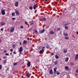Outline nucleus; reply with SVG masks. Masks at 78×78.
Wrapping results in <instances>:
<instances>
[{
  "label": "nucleus",
  "mask_w": 78,
  "mask_h": 78,
  "mask_svg": "<svg viewBox=\"0 0 78 78\" xmlns=\"http://www.w3.org/2000/svg\"><path fill=\"white\" fill-rule=\"evenodd\" d=\"M42 50H40L39 51L41 53H43L44 52V48H45V47H43L42 48Z\"/></svg>",
  "instance_id": "1"
},
{
  "label": "nucleus",
  "mask_w": 78,
  "mask_h": 78,
  "mask_svg": "<svg viewBox=\"0 0 78 78\" xmlns=\"http://www.w3.org/2000/svg\"><path fill=\"white\" fill-rule=\"evenodd\" d=\"M19 51H20V54H22V52L23 51V48L22 47H21L20 48Z\"/></svg>",
  "instance_id": "2"
},
{
  "label": "nucleus",
  "mask_w": 78,
  "mask_h": 78,
  "mask_svg": "<svg viewBox=\"0 0 78 78\" xmlns=\"http://www.w3.org/2000/svg\"><path fill=\"white\" fill-rule=\"evenodd\" d=\"M1 12L2 15H5V10L2 9L1 10Z\"/></svg>",
  "instance_id": "3"
},
{
  "label": "nucleus",
  "mask_w": 78,
  "mask_h": 78,
  "mask_svg": "<svg viewBox=\"0 0 78 78\" xmlns=\"http://www.w3.org/2000/svg\"><path fill=\"white\" fill-rule=\"evenodd\" d=\"M45 31V29L42 30H40L39 31V33H40V34H42V33H44V32Z\"/></svg>",
  "instance_id": "4"
},
{
  "label": "nucleus",
  "mask_w": 78,
  "mask_h": 78,
  "mask_svg": "<svg viewBox=\"0 0 78 78\" xmlns=\"http://www.w3.org/2000/svg\"><path fill=\"white\" fill-rule=\"evenodd\" d=\"M14 30V27H12L10 30V31L11 33H12L13 31Z\"/></svg>",
  "instance_id": "5"
},
{
  "label": "nucleus",
  "mask_w": 78,
  "mask_h": 78,
  "mask_svg": "<svg viewBox=\"0 0 78 78\" xmlns=\"http://www.w3.org/2000/svg\"><path fill=\"white\" fill-rule=\"evenodd\" d=\"M15 13H16V15H18V16H19V15H20V13L18 11H15Z\"/></svg>",
  "instance_id": "6"
},
{
  "label": "nucleus",
  "mask_w": 78,
  "mask_h": 78,
  "mask_svg": "<svg viewBox=\"0 0 78 78\" xmlns=\"http://www.w3.org/2000/svg\"><path fill=\"white\" fill-rule=\"evenodd\" d=\"M30 66H31V63L30 62H29L27 63V67H30Z\"/></svg>",
  "instance_id": "7"
},
{
  "label": "nucleus",
  "mask_w": 78,
  "mask_h": 78,
  "mask_svg": "<svg viewBox=\"0 0 78 78\" xmlns=\"http://www.w3.org/2000/svg\"><path fill=\"white\" fill-rule=\"evenodd\" d=\"M75 60H77L78 59V54H77L75 57Z\"/></svg>",
  "instance_id": "8"
},
{
  "label": "nucleus",
  "mask_w": 78,
  "mask_h": 78,
  "mask_svg": "<svg viewBox=\"0 0 78 78\" xmlns=\"http://www.w3.org/2000/svg\"><path fill=\"white\" fill-rule=\"evenodd\" d=\"M18 5H19V2H17L15 3V5L16 7H17L18 6Z\"/></svg>",
  "instance_id": "9"
},
{
  "label": "nucleus",
  "mask_w": 78,
  "mask_h": 78,
  "mask_svg": "<svg viewBox=\"0 0 78 78\" xmlns=\"http://www.w3.org/2000/svg\"><path fill=\"white\" fill-rule=\"evenodd\" d=\"M53 71L51 69H50L49 70V73L50 74H51V75H52V74H53Z\"/></svg>",
  "instance_id": "10"
},
{
  "label": "nucleus",
  "mask_w": 78,
  "mask_h": 78,
  "mask_svg": "<svg viewBox=\"0 0 78 78\" xmlns=\"http://www.w3.org/2000/svg\"><path fill=\"white\" fill-rule=\"evenodd\" d=\"M50 45H49L47 44L46 46V48H47L48 49H49V48H50Z\"/></svg>",
  "instance_id": "11"
},
{
  "label": "nucleus",
  "mask_w": 78,
  "mask_h": 78,
  "mask_svg": "<svg viewBox=\"0 0 78 78\" xmlns=\"http://www.w3.org/2000/svg\"><path fill=\"white\" fill-rule=\"evenodd\" d=\"M50 34H55V32L54 31H52L50 32Z\"/></svg>",
  "instance_id": "12"
},
{
  "label": "nucleus",
  "mask_w": 78,
  "mask_h": 78,
  "mask_svg": "<svg viewBox=\"0 0 78 78\" xmlns=\"http://www.w3.org/2000/svg\"><path fill=\"white\" fill-rule=\"evenodd\" d=\"M36 6H37V5H34L33 6V8L34 9H36Z\"/></svg>",
  "instance_id": "13"
},
{
  "label": "nucleus",
  "mask_w": 78,
  "mask_h": 78,
  "mask_svg": "<svg viewBox=\"0 0 78 78\" xmlns=\"http://www.w3.org/2000/svg\"><path fill=\"white\" fill-rule=\"evenodd\" d=\"M55 58L56 59H59V56H58L57 55H55Z\"/></svg>",
  "instance_id": "14"
},
{
  "label": "nucleus",
  "mask_w": 78,
  "mask_h": 78,
  "mask_svg": "<svg viewBox=\"0 0 78 78\" xmlns=\"http://www.w3.org/2000/svg\"><path fill=\"white\" fill-rule=\"evenodd\" d=\"M5 24V23L3 22H1V25H4Z\"/></svg>",
  "instance_id": "15"
},
{
  "label": "nucleus",
  "mask_w": 78,
  "mask_h": 78,
  "mask_svg": "<svg viewBox=\"0 0 78 78\" xmlns=\"http://www.w3.org/2000/svg\"><path fill=\"white\" fill-rule=\"evenodd\" d=\"M63 52L64 53H66L67 52V50L65 49L63 51Z\"/></svg>",
  "instance_id": "16"
},
{
  "label": "nucleus",
  "mask_w": 78,
  "mask_h": 78,
  "mask_svg": "<svg viewBox=\"0 0 78 78\" xmlns=\"http://www.w3.org/2000/svg\"><path fill=\"white\" fill-rule=\"evenodd\" d=\"M29 75H30V73H27L26 74V76L27 77H28V78H29L30 77V76H29Z\"/></svg>",
  "instance_id": "17"
},
{
  "label": "nucleus",
  "mask_w": 78,
  "mask_h": 78,
  "mask_svg": "<svg viewBox=\"0 0 78 78\" xmlns=\"http://www.w3.org/2000/svg\"><path fill=\"white\" fill-rule=\"evenodd\" d=\"M69 61V58L67 57L65 59V62H67Z\"/></svg>",
  "instance_id": "18"
},
{
  "label": "nucleus",
  "mask_w": 78,
  "mask_h": 78,
  "mask_svg": "<svg viewBox=\"0 0 78 78\" xmlns=\"http://www.w3.org/2000/svg\"><path fill=\"white\" fill-rule=\"evenodd\" d=\"M64 36H68V34H67L66 33H64Z\"/></svg>",
  "instance_id": "19"
},
{
  "label": "nucleus",
  "mask_w": 78,
  "mask_h": 78,
  "mask_svg": "<svg viewBox=\"0 0 78 78\" xmlns=\"http://www.w3.org/2000/svg\"><path fill=\"white\" fill-rule=\"evenodd\" d=\"M54 73H55L56 72V68H55L54 69Z\"/></svg>",
  "instance_id": "20"
},
{
  "label": "nucleus",
  "mask_w": 78,
  "mask_h": 78,
  "mask_svg": "<svg viewBox=\"0 0 78 78\" xmlns=\"http://www.w3.org/2000/svg\"><path fill=\"white\" fill-rule=\"evenodd\" d=\"M27 41H23V44H27Z\"/></svg>",
  "instance_id": "21"
},
{
  "label": "nucleus",
  "mask_w": 78,
  "mask_h": 78,
  "mask_svg": "<svg viewBox=\"0 0 78 78\" xmlns=\"http://www.w3.org/2000/svg\"><path fill=\"white\" fill-rule=\"evenodd\" d=\"M54 64L55 65H57V64H58V61H55L54 62Z\"/></svg>",
  "instance_id": "22"
},
{
  "label": "nucleus",
  "mask_w": 78,
  "mask_h": 78,
  "mask_svg": "<svg viewBox=\"0 0 78 78\" xmlns=\"http://www.w3.org/2000/svg\"><path fill=\"white\" fill-rule=\"evenodd\" d=\"M65 28L66 30H68L69 29V27H67V26H65Z\"/></svg>",
  "instance_id": "23"
},
{
  "label": "nucleus",
  "mask_w": 78,
  "mask_h": 78,
  "mask_svg": "<svg viewBox=\"0 0 78 78\" xmlns=\"http://www.w3.org/2000/svg\"><path fill=\"white\" fill-rule=\"evenodd\" d=\"M65 68L66 70H68L69 69V67L68 66H66Z\"/></svg>",
  "instance_id": "24"
},
{
  "label": "nucleus",
  "mask_w": 78,
  "mask_h": 78,
  "mask_svg": "<svg viewBox=\"0 0 78 78\" xmlns=\"http://www.w3.org/2000/svg\"><path fill=\"white\" fill-rule=\"evenodd\" d=\"M70 65H71V66H73L74 65V63L72 62H71L70 63Z\"/></svg>",
  "instance_id": "25"
},
{
  "label": "nucleus",
  "mask_w": 78,
  "mask_h": 78,
  "mask_svg": "<svg viewBox=\"0 0 78 78\" xmlns=\"http://www.w3.org/2000/svg\"><path fill=\"white\" fill-rule=\"evenodd\" d=\"M65 39H66V40H69V38L68 37H65Z\"/></svg>",
  "instance_id": "26"
},
{
  "label": "nucleus",
  "mask_w": 78,
  "mask_h": 78,
  "mask_svg": "<svg viewBox=\"0 0 78 78\" xmlns=\"http://www.w3.org/2000/svg\"><path fill=\"white\" fill-rule=\"evenodd\" d=\"M7 60L6 59H5V60L4 61V64H5V63H6V61Z\"/></svg>",
  "instance_id": "27"
},
{
  "label": "nucleus",
  "mask_w": 78,
  "mask_h": 78,
  "mask_svg": "<svg viewBox=\"0 0 78 78\" xmlns=\"http://www.w3.org/2000/svg\"><path fill=\"white\" fill-rule=\"evenodd\" d=\"M29 9H33V7L30 6V7H29Z\"/></svg>",
  "instance_id": "28"
},
{
  "label": "nucleus",
  "mask_w": 78,
  "mask_h": 78,
  "mask_svg": "<svg viewBox=\"0 0 78 78\" xmlns=\"http://www.w3.org/2000/svg\"><path fill=\"white\" fill-rule=\"evenodd\" d=\"M7 52V51H6V50H5L4 51V53H6Z\"/></svg>",
  "instance_id": "29"
},
{
  "label": "nucleus",
  "mask_w": 78,
  "mask_h": 78,
  "mask_svg": "<svg viewBox=\"0 0 78 78\" xmlns=\"http://www.w3.org/2000/svg\"><path fill=\"white\" fill-rule=\"evenodd\" d=\"M43 21H46V18H44L43 19Z\"/></svg>",
  "instance_id": "30"
},
{
  "label": "nucleus",
  "mask_w": 78,
  "mask_h": 78,
  "mask_svg": "<svg viewBox=\"0 0 78 78\" xmlns=\"http://www.w3.org/2000/svg\"><path fill=\"white\" fill-rule=\"evenodd\" d=\"M20 28H21V29H23V27L21 26L20 27Z\"/></svg>",
  "instance_id": "31"
},
{
  "label": "nucleus",
  "mask_w": 78,
  "mask_h": 78,
  "mask_svg": "<svg viewBox=\"0 0 78 78\" xmlns=\"http://www.w3.org/2000/svg\"><path fill=\"white\" fill-rule=\"evenodd\" d=\"M12 16H15V13L14 12H12Z\"/></svg>",
  "instance_id": "32"
},
{
  "label": "nucleus",
  "mask_w": 78,
  "mask_h": 78,
  "mask_svg": "<svg viewBox=\"0 0 78 78\" xmlns=\"http://www.w3.org/2000/svg\"><path fill=\"white\" fill-rule=\"evenodd\" d=\"M7 57L6 56H4L3 57V59H6V58Z\"/></svg>",
  "instance_id": "33"
},
{
  "label": "nucleus",
  "mask_w": 78,
  "mask_h": 78,
  "mask_svg": "<svg viewBox=\"0 0 78 78\" xmlns=\"http://www.w3.org/2000/svg\"><path fill=\"white\" fill-rule=\"evenodd\" d=\"M56 73H57V74L58 75L59 74V72H58V71H57L56 72Z\"/></svg>",
  "instance_id": "34"
},
{
  "label": "nucleus",
  "mask_w": 78,
  "mask_h": 78,
  "mask_svg": "<svg viewBox=\"0 0 78 78\" xmlns=\"http://www.w3.org/2000/svg\"><path fill=\"white\" fill-rule=\"evenodd\" d=\"M2 66L1 65H0V70H1V69H2Z\"/></svg>",
  "instance_id": "35"
},
{
  "label": "nucleus",
  "mask_w": 78,
  "mask_h": 78,
  "mask_svg": "<svg viewBox=\"0 0 78 78\" xmlns=\"http://www.w3.org/2000/svg\"><path fill=\"white\" fill-rule=\"evenodd\" d=\"M54 53H53V52H51V55L52 56L53 55H54Z\"/></svg>",
  "instance_id": "36"
},
{
  "label": "nucleus",
  "mask_w": 78,
  "mask_h": 78,
  "mask_svg": "<svg viewBox=\"0 0 78 78\" xmlns=\"http://www.w3.org/2000/svg\"><path fill=\"white\" fill-rule=\"evenodd\" d=\"M14 66H16V65H17V63H14L13 64Z\"/></svg>",
  "instance_id": "37"
},
{
  "label": "nucleus",
  "mask_w": 78,
  "mask_h": 78,
  "mask_svg": "<svg viewBox=\"0 0 78 78\" xmlns=\"http://www.w3.org/2000/svg\"><path fill=\"white\" fill-rule=\"evenodd\" d=\"M25 24H26V25H27V24H28V22L26 21H25Z\"/></svg>",
  "instance_id": "38"
},
{
  "label": "nucleus",
  "mask_w": 78,
  "mask_h": 78,
  "mask_svg": "<svg viewBox=\"0 0 78 78\" xmlns=\"http://www.w3.org/2000/svg\"><path fill=\"white\" fill-rule=\"evenodd\" d=\"M13 48H15V47H16V45L15 44H13Z\"/></svg>",
  "instance_id": "39"
},
{
  "label": "nucleus",
  "mask_w": 78,
  "mask_h": 78,
  "mask_svg": "<svg viewBox=\"0 0 78 78\" xmlns=\"http://www.w3.org/2000/svg\"><path fill=\"white\" fill-rule=\"evenodd\" d=\"M5 55H6V56H8V55H9V54H8V53H6L5 54Z\"/></svg>",
  "instance_id": "40"
},
{
  "label": "nucleus",
  "mask_w": 78,
  "mask_h": 78,
  "mask_svg": "<svg viewBox=\"0 0 78 78\" xmlns=\"http://www.w3.org/2000/svg\"><path fill=\"white\" fill-rule=\"evenodd\" d=\"M10 51H11V52H12V51H13V50H12V49H10Z\"/></svg>",
  "instance_id": "41"
},
{
  "label": "nucleus",
  "mask_w": 78,
  "mask_h": 78,
  "mask_svg": "<svg viewBox=\"0 0 78 78\" xmlns=\"http://www.w3.org/2000/svg\"><path fill=\"white\" fill-rule=\"evenodd\" d=\"M69 24H67V23H66V24H65L64 25V26H66V25H68Z\"/></svg>",
  "instance_id": "42"
},
{
  "label": "nucleus",
  "mask_w": 78,
  "mask_h": 78,
  "mask_svg": "<svg viewBox=\"0 0 78 78\" xmlns=\"http://www.w3.org/2000/svg\"><path fill=\"white\" fill-rule=\"evenodd\" d=\"M12 20H16V18H12Z\"/></svg>",
  "instance_id": "43"
},
{
  "label": "nucleus",
  "mask_w": 78,
  "mask_h": 78,
  "mask_svg": "<svg viewBox=\"0 0 78 78\" xmlns=\"http://www.w3.org/2000/svg\"><path fill=\"white\" fill-rule=\"evenodd\" d=\"M61 30V29L59 28H58V31H59V30Z\"/></svg>",
  "instance_id": "44"
},
{
  "label": "nucleus",
  "mask_w": 78,
  "mask_h": 78,
  "mask_svg": "<svg viewBox=\"0 0 78 78\" xmlns=\"http://www.w3.org/2000/svg\"><path fill=\"white\" fill-rule=\"evenodd\" d=\"M27 39L29 41V40H30V39L29 38V37H27Z\"/></svg>",
  "instance_id": "45"
},
{
  "label": "nucleus",
  "mask_w": 78,
  "mask_h": 78,
  "mask_svg": "<svg viewBox=\"0 0 78 78\" xmlns=\"http://www.w3.org/2000/svg\"><path fill=\"white\" fill-rule=\"evenodd\" d=\"M1 30L2 31H3V28H1Z\"/></svg>",
  "instance_id": "46"
},
{
  "label": "nucleus",
  "mask_w": 78,
  "mask_h": 78,
  "mask_svg": "<svg viewBox=\"0 0 78 78\" xmlns=\"http://www.w3.org/2000/svg\"><path fill=\"white\" fill-rule=\"evenodd\" d=\"M13 53H14V54H16V52H13Z\"/></svg>",
  "instance_id": "47"
},
{
  "label": "nucleus",
  "mask_w": 78,
  "mask_h": 78,
  "mask_svg": "<svg viewBox=\"0 0 78 78\" xmlns=\"http://www.w3.org/2000/svg\"><path fill=\"white\" fill-rule=\"evenodd\" d=\"M76 73H78V70H76Z\"/></svg>",
  "instance_id": "48"
},
{
  "label": "nucleus",
  "mask_w": 78,
  "mask_h": 78,
  "mask_svg": "<svg viewBox=\"0 0 78 78\" xmlns=\"http://www.w3.org/2000/svg\"><path fill=\"white\" fill-rule=\"evenodd\" d=\"M35 32L37 33V30H35Z\"/></svg>",
  "instance_id": "49"
},
{
  "label": "nucleus",
  "mask_w": 78,
  "mask_h": 78,
  "mask_svg": "<svg viewBox=\"0 0 78 78\" xmlns=\"http://www.w3.org/2000/svg\"><path fill=\"white\" fill-rule=\"evenodd\" d=\"M12 55V53L11 52L10 53V55Z\"/></svg>",
  "instance_id": "50"
},
{
  "label": "nucleus",
  "mask_w": 78,
  "mask_h": 78,
  "mask_svg": "<svg viewBox=\"0 0 78 78\" xmlns=\"http://www.w3.org/2000/svg\"><path fill=\"white\" fill-rule=\"evenodd\" d=\"M20 45H22V43H20Z\"/></svg>",
  "instance_id": "51"
},
{
  "label": "nucleus",
  "mask_w": 78,
  "mask_h": 78,
  "mask_svg": "<svg viewBox=\"0 0 78 78\" xmlns=\"http://www.w3.org/2000/svg\"><path fill=\"white\" fill-rule=\"evenodd\" d=\"M76 34H77L78 35V31H77V32H76Z\"/></svg>",
  "instance_id": "52"
},
{
  "label": "nucleus",
  "mask_w": 78,
  "mask_h": 78,
  "mask_svg": "<svg viewBox=\"0 0 78 78\" xmlns=\"http://www.w3.org/2000/svg\"><path fill=\"white\" fill-rule=\"evenodd\" d=\"M32 1L33 2H34V0H32Z\"/></svg>",
  "instance_id": "53"
},
{
  "label": "nucleus",
  "mask_w": 78,
  "mask_h": 78,
  "mask_svg": "<svg viewBox=\"0 0 78 78\" xmlns=\"http://www.w3.org/2000/svg\"><path fill=\"white\" fill-rule=\"evenodd\" d=\"M1 42H2V40H1V39H0V43H1Z\"/></svg>",
  "instance_id": "54"
},
{
  "label": "nucleus",
  "mask_w": 78,
  "mask_h": 78,
  "mask_svg": "<svg viewBox=\"0 0 78 78\" xmlns=\"http://www.w3.org/2000/svg\"><path fill=\"white\" fill-rule=\"evenodd\" d=\"M0 61H2V58H0Z\"/></svg>",
  "instance_id": "55"
},
{
  "label": "nucleus",
  "mask_w": 78,
  "mask_h": 78,
  "mask_svg": "<svg viewBox=\"0 0 78 78\" xmlns=\"http://www.w3.org/2000/svg\"><path fill=\"white\" fill-rule=\"evenodd\" d=\"M48 0H45V1L46 2H47V1Z\"/></svg>",
  "instance_id": "56"
},
{
  "label": "nucleus",
  "mask_w": 78,
  "mask_h": 78,
  "mask_svg": "<svg viewBox=\"0 0 78 78\" xmlns=\"http://www.w3.org/2000/svg\"><path fill=\"white\" fill-rule=\"evenodd\" d=\"M56 1H59V0H56Z\"/></svg>",
  "instance_id": "57"
},
{
  "label": "nucleus",
  "mask_w": 78,
  "mask_h": 78,
  "mask_svg": "<svg viewBox=\"0 0 78 78\" xmlns=\"http://www.w3.org/2000/svg\"><path fill=\"white\" fill-rule=\"evenodd\" d=\"M32 25H33V23H32Z\"/></svg>",
  "instance_id": "58"
},
{
  "label": "nucleus",
  "mask_w": 78,
  "mask_h": 78,
  "mask_svg": "<svg viewBox=\"0 0 78 78\" xmlns=\"http://www.w3.org/2000/svg\"><path fill=\"white\" fill-rule=\"evenodd\" d=\"M0 2H2V0H0Z\"/></svg>",
  "instance_id": "59"
},
{
  "label": "nucleus",
  "mask_w": 78,
  "mask_h": 78,
  "mask_svg": "<svg viewBox=\"0 0 78 78\" xmlns=\"http://www.w3.org/2000/svg\"><path fill=\"white\" fill-rule=\"evenodd\" d=\"M37 62H39V60H38V61H37Z\"/></svg>",
  "instance_id": "60"
},
{
  "label": "nucleus",
  "mask_w": 78,
  "mask_h": 78,
  "mask_svg": "<svg viewBox=\"0 0 78 78\" xmlns=\"http://www.w3.org/2000/svg\"><path fill=\"white\" fill-rule=\"evenodd\" d=\"M78 70V68L77 69Z\"/></svg>",
  "instance_id": "61"
}]
</instances>
